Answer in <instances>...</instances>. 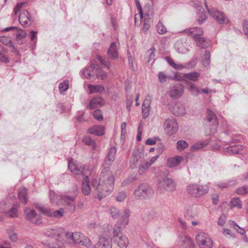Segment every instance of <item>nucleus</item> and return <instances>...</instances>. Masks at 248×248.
<instances>
[{
  "mask_svg": "<svg viewBox=\"0 0 248 248\" xmlns=\"http://www.w3.org/2000/svg\"><path fill=\"white\" fill-rule=\"evenodd\" d=\"M95 76L96 78L102 80L107 78V74L100 69L96 68L95 70Z\"/></svg>",
  "mask_w": 248,
  "mask_h": 248,
  "instance_id": "nucleus-46",
  "label": "nucleus"
},
{
  "mask_svg": "<svg viewBox=\"0 0 248 248\" xmlns=\"http://www.w3.org/2000/svg\"><path fill=\"white\" fill-rule=\"evenodd\" d=\"M108 56L111 59H115L118 57V52L116 49V45L115 43H112L108 50Z\"/></svg>",
  "mask_w": 248,
  "mask_h": 248,
  "instance_id": "nucleus-32",
  "label": "nucleus"
},
{
  "mask_svg": "<svg viewBox=\"0 0 248 248\" xmlns=\"http://www.w3.org/2000/svg\"><path fill=\"white\" fill-rule=\"evenodd\" d=\"M196 45L202 48H207L209 45V43L206 40L204 37L201 36L198 37L194 40Z\"/></svg>",
  "mask_w": 248,
  "mask_h": 248,
  "instance_id": "nucleus-29",
  "label": "nucleus"
},
{
  "mask_svg": "<svg viewBox=\"0 0 248 248\" xmlns=\"http://www.w3.org/2000/svg\"><path fill=\"white\" fill-rule=\"evenodd\" d=\"M33 206L35 207L36 209H37L41 213L48 216L51 215L50 214V210L46 208L45 206L42 205L38 203H34L33 204Z\"/></svg>",
  "mask_w": 248,
  "mask_h": 248,
  "instance_id": "nucleus-34",
  "label": "nucleus"
},
{
  "mask_svg": "<svg viewBox=\"0 0 248 248\" xmlns=\"http://www.w3.org/2000/svg\"><path fill=\"white\" fill-rule=\"evenodd\" d=\"M105 102L103 99L100 97H93L90 101V108L91 109L99 108L103 106Z\"/></svg>",
  "mask_w": 248,
  "mask_h": 248,
  "instance_id": "nucleus-23",
  "label": "nucleus"
},
{
  "mask_svg": "<svg viewBox=\"0 0 248 248\" xmlns=\"http://www.w3.org/2000/svg\"><path fill=\"white\" fill-rule=\"evenodd\" d=\"M50 200L52 203L57 205H59V202L58 200H61L60 197H58L54 193H51L50 195Z\"/></svg>",
  "mask_w": 248,
  "mask_h": 248,
  "instance_id": "nucleus-57",
  "label": "nucleus"
},
{
  "mask_svg": "<svg viewBox=\"0 0 248 248\" xmlns=\"http://www.w3.org/2000/svg\"><path fill=\"white\" fill-rule=\"evenodd\" d=\"M90 181L87 176H85L82 184V193L85 195H88L91 192Z\"/></svg>",
  "mask_w": 248,
  "mask_h": 248,
  "instance_id": "nucleus-27",
  "label": "nucleus"
},
{
  "mask_svg": "<svg viewBox=\"0 0 248 248\" xmlns=\"http://www.w3.org/2000/svg\"><path fill=\"white\" fill-rule=\"evenodd\" d=\"M208 191L207 186L198 185L195 184L189 185L187 187V192L192 197L198 198L206 194Z\"/></svg>",
  "mask_w": 248,
  "mask_h": 248,
  "instance_id": "nucleus-2",
  "label": "nucleus"
},
{
  "mask_svg": "<svg viewBox=\"0 0 248 248\" xmlns=\"http://www.w3.org/2000/svg\"><path fill=\"white\" fill-rule=\"evenodd\" d=\"M205 6L207 9L209 14L212 16L217 22L219 24H223L227 23L228 21V18L225 15V14L217 10L214 7L209 8L207 2L205 1Z\"/></svg>",
  "mask_w": 248,
  "mask_h": 248,
  "instance_id": "nucleus-4",
  "label": "nucleus"
},
{
  "mask_svg": "<svg viewBox=\"0 0 248 248\" xmlns=\"http://www.w3.org/2000/svg\"><path fill=\"white\" fill-rule=\"evenodd\" d=\"M183 32L188 35L192 36L194 40L203 34V30L201 27H192L186 29Z\"/></svg>",
  "mask_w": 248,
  "mask_h": 248,
  "instance_id": "nucleus-17",
  "label": "nucleus"
},
{
  "mask_svg": "<svg viewBox=\"0 0 248 248\" xmlns=\"http://www.w3.org/2000/svg\"><path fill=\"white\" fill-rule=\"evenodd\" d=\"M231 208L236 207L239 208H242V202L241 200L238 198H233L231 202Z\"/></svg>",
  "mask_w": 248,
  "mask_h": 248,
  "instance_id": "nucleus-43",
  "label": "nucleus"
},
{
  "mask_svg": "<svg viewBox=\"0 0 248 248\" xmlns=\"http://www.w3.org/2000/svg\"><path fill=\"white\" fill-rule=\"evenodd\" d=\"M142 132V124L140 123L138 127V134L137 136V140L138 141H140L141 140Z\"/></svg>",
  "mask_w": 248,
  "mask_h": 248,
  "instance_id": "nucleus-62",
  "label": "nucleus"
},
{
  "mask_svg": "<svg viewBox=\"0 0 248 248\" xmlns=\"http://www.w3.org/2000/svg\"><path fill=\"white\" fill-rule=\"evenodd\" d=\"M61 233H51L47 236L46 239L42 242V244L44 245L47 246L49 248H64L62 246L60 245L59 244H55V241L62 240V237L61 236Z\"/></svg>",
  "mask_w": 248,
  "mask_h": 248,
  "instance_id": "nucleus-5",
  "label": "nucleus"
},
{
  "mask_svg": "<svg viewBox=\"0 0 248 248\" xmlns=\"http://www.w3.org/2000/svg\"><path fill=\"white\" fill-rule=\"evenodd\" d=\"M113 241L120 248H123L124 246V240L123 233H115L113 235Z\"/></svg>",
  "mask_w": 248,
  "mask_h": 248,
  "instance_id": "nucleus-28",
  "label": "nucleus"
},
{
  "mask_svg": "<svg viewBox=\"0 0 248 248\" xmlns=\"http://www.w3.org/2000/svg\"><path fill=\"white\" fill-rule=\"evenodd\" d=\"M171 111L173 114L177 116H183L186 113L185 107L180 102H176L174 104Z\"/></svg>",
  "mask_w": 248,
  "mask_h": 248,
  "instance_id": "nucleus-18",
  "label": "nucleus"
},
{
  "mask_svg": "<svg viewBox=\"0 0 248 248\" xmlns=\"http://www.w3.org/2000/svg\"><path fill=\"white\" fill-rule=\"evenodd\" d=\"M200 73L198 72H192L190 73L185 74L183 77L186 79H188L193 81H196L198 80Z\"/></svg>",
  "mask_w": 248,
  "mask_h": 248,
  "instance_id": "nucleus-40",
  "label": "nucleus"
},
{
  "mask_svg": "<svg viewBox=\"0 0 248 248\" xmlns=\"http://www.w3.org/2000/svg\"><path fill=\"white\" fill-rule=\"evenodd\" d=\"M27 190L25 188L21 187L18 190V197L20 200L25 204L27 203Z\"/></svg>",
  "mask_w": 248,
  "mask_h": 248,
  "instance_id": "nucleus-33",
  "label": "nucleus"
},
{
  "mask_svg": "<svg viewBox=\"0 0 248 248\" xmlns=\"http://www.w3.org/2000/svg\"><path fill=\"white\" fill-rule=\"evenodd\" d=\"M108 171H106L103 168L101 172L103 183L108 188H111L114 182V178Z\"/></svg>",
  "mask_w": 248,
  "mask_h": 248,
  "instance_id": "nucleus-15",
  "label": "nucleus"
},
{
  "mask_svg": "<svg viewBox=\"0 0 248 248\" xmlns=\"http://www.w3.org/2000/svg\"><path fill=\"white\" fill-rule=\"evenodd\" d=\"M136 0V6L137 7V9L139 11V14L140 15V17L142 18L143 16V13L142 10V7L141 6L140 3V1L138 0Z\"/></svg>",
  "mask_w": 248,
  "mask_h": 248,
  "instance_id": "nucleus-63",
  "label": "nucleus"
},
{
  "mask_svg": "<svg viewBox=\"0 0 248 248\" xmlns=\"http://www.w3.org/2000/svg\"><path fill=\"white\" fill-rule=\"evenodd\" d=\"M93 115L94 118L97 121H101L103 120V114L100 109H98L94 111Z\"/></svg>",
  "mask_w": 248,
  "mask_h": 248,
  "instance_id": "nucleus-50",
  "label": "nucleus"
},
{
  "mask_svg": "<svg viewBox=\"0 0 248 248\" xmlns=\"http://www.w3.org/2000/svg\"><path fill=\"white\" fill-rule=\"evenodd\" d=\"M83 141L87 145H92L93 149L95 147V143L93 140L89 137H84Z\"/></svg>",
  "mask_w": 248,
  "mask_h": 248,
  "instance_id": "nucleus-55",
  "label": "nucleus"
},
{
  "mask_svg": "<svg viewBox=\"0 0 248 248\" xmlns=\"http://www.w3.org/2000/svg\"><path fill=\"white\" fill-rule=\"evenodd\" d=\"M162 185L164 188L167 191H172L175 189V184L173 180L171 178H164L162 181Z\"/></svg>",
  "mask_w": 248,
  "mask_h": 248,
  "instance_id": "nucleus-21",
  "label": "nucleus"
},
{
  "mask_svg": "<svg viewBox=\"0 0 248 248\" xmlns=\"http://www.w3.org/2000/svg\"><path fill=\"white\" fill-rule=\"evenodd\" d=\"M149 108L148 107H144V104L143 103L142 108V116L143 119H145L149 116Z\"/></svg>",
  "mask_w": 248,
  "mask_h": 248,
  "instance_id": "nucleus-58",
  "label": "nucleus"
},
{
  "mask_svg": "<svg viewBox=\"0 0 248 248\" xmlns=\"http://www.w3.org/2000/svg\"><path fill=\"white\" fill-rule=\"evenodd\" d=\"M61 201L62 203L66 204V205L71 207L72 210H75V199L74 196H69L67 195H62L60 196Z\"/></svg>",
  "mask_w": 248,
  "mask_h": 248,
  "instance_id": "nucleus-19",
  "label": "nucleus"
},
{
  "mask_svg": "<svg viewBox=\"0 0 248 248\" xmlns=\"http://www.w3.org/2000/svg\"><path fill=\"white\" fill-rule=\"evenodd\" d=\"M26 218L34 224H41L42 222V217L37 215L35 211L33 209L26 207L24 210Z\"/></svg>",
  "mask_w": 248,
  "mask_h": 248,
  "instance_id": "nucleus-9",
  "label": "nucleus"
},
{
  "mask_svg": "<svg viewBox=\"0 0 248 248\" xmlns=\"http://www.w3.org/2000/svg\"><path fill=\"white\" fill-rule=\"evenodd\" d=\"M166 59L168 62L172 67H173L174 68H175L176 70H180V69H181L185 67V66H184L182 64H177L175 63L171 59H170L169 57H166Z\"/></svg>",
  "mask_w": 248,
  "mask_h": 248,
  "instance_id": "nucleus-47",
  "label": "nucleus"
},
{
  "mask_svg": "<svg viewBox=\"0 0 248 248\" xmlns=\"http://www.w3.org/2000/svg\"><path fill=\"white\" fill-rule=\"evenodd\" d=\"M62 240H60L62 243H74L87 248H92L93 245L90 239L85 236L83 233H61Z\"/></svg>",
  "mask_w": 248,
  "mask_h": 248,
  "instance_id": "nucleus-1",
  "label": "nucleus"
},
{
  "mask_svg": "<svg viewBox=\"0 0 248 248\" xmlns=\"http://www.w3.org/2000/svg\"><path fill=\"white\" fill-rule=\"evenodd\" d=\"M112 239L108 233H103L99 237L97 243L92 248H112L111 241Z\"/></svg>",
  "mask_w": 248,
  "mask_h": 248,
  "instance_id": "nucleus-10",
  "label": "nucleus"
},
{
  "mask_svg": "<svg viewBox=\"0 0 248 248\" xmlns=\"http://www.w3.org/2000/svg\"><path fill=\"white\" fill-rule=\"evenodd\" d=\"M116 153V149L115 147H111L108 154L107 156L105 159V162L103 164V167L106 171L109 170V166L114 160Z\"/></svg>",
  "mask_w": 248,
  "mask_h": 248,
  "instance_id": "nucleus-14",
  "label": "nucleus"
},
{
  "mask_svg": "<svg viewBox=\"0 0 248 248\" xmlns=\"http://www.w3.org/2000/svg\"><path fill=\"white\" fill-rule=\"evenodd\" d=\"M50 214L51 215H48L50 217L60 218L62 217L64 215V210L62 208H60L58 210L55 211L54 212H52L50 210Z\"/></svg>",
  "mask_w": 248,
  "mask_h": 248,
  "instance_id": "nucleus-42",
  "label": "nucleus"
},
{
  "mask_svg": "<svg viewBox=\"0 0 248 248\" xmlns=\"http://www.w3.org/2000/svg\"><path fill=\"white\" fill-rule=\"evenodd\" d=\"M156 28L157 32L159 34H163L167 32L166 28L163 25L162 22L160 21L157 23Z\"/></svg>",
  "mask_w": 248,
  "mask_h": 248,
  "instance_id": "nucleus-52",
  "label": "nucleus"
},
{
  "mask_svg": "<svg viewBox=\"0 0 248 248\" xmlns=\"http://www.w3.org/2000/svg\"><path fill=\"white\" fill-rule=\"evenodd\" d=\"M136 197L141 199H147L152 197L154 195L153 189L147 184H140L135 190Z\"/></svg>",
  "mask_w": 248,
  "mask_h": 248,
  "instance_id": "nucleus-3",
  "label": "nucleus"
},
{
  "mask_svg": "<svg viewBox=\"0 0 248 248\" xmlns=\"http://www.w3.org/2000/svg\"><path fill=\"white\" fill-rule=\"evenodd\" d=\"M155 49L154 47H152L148 50V52L149 53V55L148 59V62H149L151 61L154 59L155 56Z\"/></svg>",
  "mask_w": 248,
  "mask_h": 248,
  "instance_id": "nucleus-59",
  "label": "nucleus"
},
{
  "mask_svg": "<svg viewBox=\"0 0 248 248\" xmlns=\"http://www.w3.org/2000/svg\"><path fill=\"white\" fill-rule=\"evenodd\" d=\"M195 216L196 213L193 212V208L190 206L188 207L185 214V217L188 220H190Z\"/></svg>",
  "mask_w": 248,
  "mask_h": 248,
  "instance_id": "nucleus-44",
  "label": "nucleus"
},
{
  "mask_svg": "<svg viewBox=\"0 0 248 248\" xmlns=\"http://www.w3.org/2000/svg\"><path fill=\"white\" fill-rule=\"evenodd\" d=\"M196 240L200 248H212L213 242L207 233H198Z\"/></svg>",
  "mask_w": 248,
  "mask_h": 248,
  "instance_id": "nucleus-6",
  "label": "nucleus"
},
{
  "mask_svg": "<svg viewBox=\"0 0 248 248\" xmlns=\"http://www.w3.org/2000/svg\"><path fill=\"white\" fill-rule=\"evenodd\" d=\"M164 127L165 131L168 134L172 135L178 130V124L176 121L171 117L165 121Z\"/></svg>",
  "mask_w": 248,
  "mask_h": 248,
  "instance_id": "nucleus-11",
  "label": "nucleus"
},
{
  "mask_svg": "<svg viewBox=\"0 0 248 248\" xmlns=\"http://www.w3.org/2000/svg\"><path fill=\"white\" fill-rule=\"evenodd\" d=\"M208 143L207 141H204L202 142H198L192 145L190 147V150L191 151L195 152L198 151L200 149H202L203 148L204 146H206Z\"/></svg>",
  "mask_w": 248,
  "mask_h": 248,
  "instance_id": "nucleus-41",
  "label": "nucleus"
},
{
  "mask_svg": "<svg viewBox=\"0 0 248 248\" xmlns=\"http://www.w3.org/2000/svg\"><path fill=\"white\" fill-rule=\"evenodd\" d=\"M94 73H95V70H93L92 68L89 67L85 69L82 71V74L84 77L87 79H93L94 77Z\"/></svg>",
  "mask_w": 248,
  "mask_h": 248,
  "instance_id": "nucleus-38",
  "label": "nucleus"
},
{
  "mask_svg": "<svg viewBox=\"0 0 248 248\" xmlns=\"http://www.w3.org/2000/svg\"><path fill=\"white\" fill-rule=\"evenodd\" d=\"M207 18V16L205 11L203 9H200L197 13V21L200 24H202L205 22Z\"/></svg>",
  "mask_w": 248,
  "mask_h": 248,
  "instance_id": "nucleus-37",
  "label": "nucleus"
},
{
  "mask_svg": "<svg viewBox=\"0 0 248 248\" xmlns=\"http://www.w3.org/2000/svg\"><path fill=\"white\" fill-rule=\"evenodd\" d=\"M158 79L160 83H163L166 81L167 76L163 72H160L158 73Z\"/></svg>",
  "mask_w": 248,
  "mask_h": 248,
  "instance_id": "nucleus-60",
  "label": "nucleus"
},
{
  "mask_svg": "<svg viewBox=\"0 0 248 248\" xmlns=\"http://www.w3.org/2000/svg\"><path fill=\"white\" fill-rule=\"evenodd\" d=\"M144 11L145 13L144 15L143 31L144 33H146L147 31L153 23L154 14L152 10H149L147 11L146 7L144 8Z\"/></svg>",
  "mask_w": 248,
  "mask_h": 248,
  "instance_id": "nucleus-12",
  "label": "nucleus"
},
{
  "mask_svg": "<svg viewBox=\"0 0 248 248\" xmlns=\"http://www.w3.org/2000/svg\"><path fill=\"white\" fill-rule=\"evenodd\" d=\"M184 90V86L181 84H175L170 88L169 96L172 98L178 99L183 94Z\"/></svg>",
  "mask_w": 248,
  "mask_h": 248,
  "instance_id": "nucleus-13",
  "label": "nucleus"
},
{
  "mask_svg": "<svg viewBox=\"0 0 248 248\" xmlns=\"http://www.w3.org/2000/svg\"><path fill=\"white\" fill-rule=\"evenodd\" d=\"M105 127L103 125H94L89 128L88 131L91 134L101 136L105 134Z\"/></svg>",
  "mask_w": 248,
  "mask_h": 248,
  "instance_id": "nucleus-22",
  "label": "nucleus"
},
{
  "mask_svg": "<svg viewBox=\"0 0 248 248\" xmlns=\"http://www.w3.org/2000/svg\"><path fill=\"white\" fill-rule=\"evenodd\" d=\"M182 160V156H176L174 157L168 159L167 161V165L170 168L177 167L180 164Z\"/></svg>",
  "mask_w": 248,
  "mask_h": 248,
  "instance_id": "nucleus-26",
  "label": "nucleus"
},
{
  "mask_svg": "<svg viewBox=\"0 0 248 248\" xmlns=\"http://www.w3.org/2000/svg\"><path fill=\"white\" fill-rule=\"evenodd\" d=\"M69 87L68 81H64L61 83L59 87L61 93H63L66 91Z\"/></svg>",
  "mask_w": 248,
  "mask_h": 248,
  "instance_id": "nucleus-56",
  "label": "nucleus"
},
{
  "mask_svg": "<svg viewBox=\"0 0 248 248\" xmlns=\"http://www.w3.org/2000/svg\"><path fill=\"white\" fill-rule=\"evenodd\" d=\"M177 149L183 150L188 146V144L184 140H180L177 142Z\"/></svg>",
  "mask_w": 248,
  "mask_h": 248,
  "instance_id": "nucleus-48",
  "label": "nucleus"
},
{
  "mask_svg": "<svg viewBox=\"0 0 248 248\" xmlns=\"http://www.w3.org/2000/svg\"><path fill=\"white\" fill-rule=\"evenodd\" d=\"M31 16L26 10H23L19 15V23L24 27H29L31 25Z\"/></svg>",
  "mask_w": 248,
  "mask_h": 248,
  "instance_id": "nucleus-16",
  "label": "nucleus"
},
{
  "mask_svg": "<svg viewBox=\"0 0 248 248\" xmlns=\"http://www.w3.org/2000/svg\"><path fill=\"white\" fill-rule=\"evenodd\" d=\"M181 242L184 248H195L194 244L187 235H185L183 238H182Z\"/></svg>",
  "mask_w": 248,
  "mask_h": 248,
  "instance_id": "nucleus-30",
  "label": "nucleus"
},
{
  "mask_svg": "<svg viewBox=\"0 0 248 248\" xmlns=\"http://www.w3.org/2000/svg\"><path fill=\"white\" fill-rule=\"evenodd\" d=\"M225 152L230 155H242L244 153L243 147L240 145L230 146L225 149Z\"/></svg>",
  "mask_w": 248,
  "mask_h": 248,
  "instance_id": "nucleus-20",
  "label": "nucleus"
},
{
  "mask_svg": "<svg viewBox=\"0 0 248 248\" xmlns=\"http://www.w3.org/2000/svg\"><path fill=\"white\" fill-rule=\"evenodd\" d=\"M243 31L247 36L248 39V20L247 19H245L243 21L242 24Z\"/></svg>",
  "mask_w": 248,
  "mask_h": 248,
  "instance_id": "nucleus-61",
  "label": "nucleus"
},
{
  "mask_svg": "<svg viewBox=\"0 0 248 248\" xmlns=\"http://www.w3.org/2000/svg\"><path fill=\"white\" fill-rule=\"evenodd\" d=\"M68 168L72 173L77 175L81 173L83 170V168L78 167V164L75 163L72 159L69 160Z\"/></svg>",
  "mask_w": 248,
  "mask_h": 248,
  "instance_id": "nucleus-24",
  "label": "nucleus"
},
{
  "mask_svg": "<svg viewBox=\"0 0 248 248\" xmlns=\"http://www.w3.org/2000/svg\"><path fill=\"white\" fill-rule=\"evenodd\" d=\"M237 183V182L236 180H231L228 182L227 183H221L220 184L218 185V186L221 188H226L230 186H232L235 185Z\"/></svg>",
  "mask_w": 248,
  "mask_h": 248,
  "instance_id": "nucleus-54",
  "label": "nucleus"
},
{
  "mask_svg": "<svg viewBox=\"0 0 248 248\" xmlns=\"http://www.w3.org/2000/svg\"><path fill=\"white\" fill-rule=\"evenodd\" d=\"M90 91V93H97L103 92L105 90V88L101 85H88Z\"/></svg>",
  "mask_w": 248,
  "mask_h": 248,
  "instance_id": "nucleus-31",
  "label": "nucleus"
},
{
  "mask_svg": "<svg viewBox=\"0 0 248 248\" xmlns=\"http://www.w3.org/2000/svg\"><path fill=\"white\" fill-rule=\"evenodd\" d=\"M17 211V207L16 205H14L9 211H5L4 213L8 217L14 218L18 217Z\"/></svg>",
  "mask_w": 248,
  "mask_h": 248,
  "instance_id": "nucleus-35",
  "label": "nucleus"
},
{
  "mask_svg": "<svg viewBox=\"0 0 248 248\" xmlns=\"http://www.w3.org/2000/svg\"><path fill=\"white\" fill-rule=\"evenodd\" d=\"M189 90L195 96L198 95L200 93L199 89L196 87L193 83L191 82L189 83Z\"/></svg>",
  "mask_w": 248,
  "mask_h": 248,
  "instance_id": "nucleus-51",
  "label": "nucleus"
},
{
  "mask_svg": "<svg viewBox=\"0 0 248 248\" xmlns=\"http://www.w3.org/2000/svg\"><path fill=\"white\" fill-rule=\"evenodd\" d=\"M144 214L142 215V219L145 221H148L153 219L156 215V213L154 211L146 210L144 211Z\"/></svg>",
  "mask_w": 248,
  "mask_h": 248,
  "instance_id": "nucleus-39",
  "label": "nucleus"
},
{
  "mask_svg": "<svg viewBox=\"0 0 248 248\" xmlns=\"http://www.w3.org/2000/svg\"><path fill=\"white\" fill-rule=\"evenodd\" d=\"M165 149L164 145L161 142L157 143V147L156 150L159 154H161Z\"/></svg>",
  "mask_w": 248,
  "mask_h": 248,
  "instance_id": "nucleus-64",
  "label": "nucleus"
},
{
  "mask_svg": "<svg viewBox=\"0 0 248 248\" xmlns=\"http://www.w3.org/2000/svg\"><path fill=\"white\" fill-rule=\"evenodd\" d=\"M144 156V149L142 148H135L132 151V155L130 159L131 168H136L138 165V162L139 160Z\"/></svg>",
  "mask_w": 248,
  "mask_h": 248,
  "instance_id": "nucleus-7",
  "label": "nucleus"
},
{
  "mask_svg": "<svg viewBox=\"0 0 248 248\" xmlns=\"http://www.w3.org/2000/svg\"><path fill=\"white\" fill-rule=\"evenodd\" d=\"M0 42L3 45L7 46H8L12 48V51L16 53L17 55H19V52L17 49L13 45L12 40L8 37L2 36L0 37Z\"/></svg>",
  "mask_w": 248,
  "mask_h": 248,
  "instance_id": "nucleus-25",
  "label": "nucleus"
},
{
  "mask_svg": "<svg viewBox=\"0 0 248 248\" xmlns=\"http://www.w3.org/2000/svg\"><path fill=\"white\" fill-rule=\"evenodd\" d=\"M210 52L206 50L202 57V62L204 67H208L210 63Z\"/></svg>",
  "mask_w": 248,
  "mask_h": 248,
  "instance_id": "nucleus-36",
  "label": "nucleus"
},
{
  "mask_svg": "<svg viewBox=\"0 0 248 248\" xmlns=\"http://www.w3.org/2000/svg\"><path fill=\"white\" fill-rule=\"evenodd\" d=\"M16 40L19 41L21 39L25 38L26 36L27 33L25 31L23 30H21L17 28L16 30Z\"/></svg>",
  "mask_w": 248,
  "mask_h": 248,
  "instance_id": "nucleus-53",
  "label": "nucleus"
},
{
  "mask_svg": "<svg viewBox=\"0 0 248 248\" xmlns=\"http://www.w3.org/2000/svg\"><path fill=\"white\" fill-rule=\"evenodd\" d=\"M235 192L238 195L248 194V186L244 185L242 187H240L236 189Z\"/></svg>",
  "mask_w": 248,
  "mask_h": 248,
  "instance_id": "nucleus-49",
  "label": "nucleus"
},
{
  "mask_svg": "<svg viewBox=\"0 0 248 248\" xmlns=\"http://www.w3.org/2000/svg\"><path fill=\"white\" fill-rule=\"evenodd\" d=\"M207 119L210 126V134H214L218 127V123L216 115L209 109L206 111Z\"/></svg>",
  "mask_w": 248,
  "mask_h": 248,
  "instance_id": "nucleus-8",
  "label": "nucleus"
},
{
  "mask_svg": "<svg viewBox=\"0 0 248 248\" xmlns=\"http://www.w3.org/2000/svg\"><path fill=\"white\" fill-rule=\"evenodd\" d=\"M151 165L150 164L149 161H146L145 162H143L140 164L139 171L140 174L143 173L146 170H147Z\"/></svg>",
  "mask_w": 248,
  "mask_h": 248,
  "instance_id": "nucleus-45",
  "label": "nucleus"
}]
</instances>
